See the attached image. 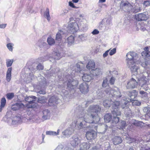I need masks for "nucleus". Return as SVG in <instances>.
Returning a JSON list of instances; mask_svg holds the SVG:
<instances>
[{"instance_id": "25", "label": "nucleus", "mask_w": 150, "mask_h": 150, "mask_svg": "<svg viewBox=\"0 0 150 150\" xmlns=\"http://www.w3.org/2000/svg\"><path fill=\"white\" fill-rule=\"evenodd\" d=\"M113 142L115 145H117L122 142V140L120 137L115 136L113 139Z\"/></svg>"}, {"instance_id": "18", "label": "nucleus", "mask_w": 150, "mask_h": 150, "mask_svg": "<svg viewBox=\"0 0 150 150\" xmlns=\"http://www.w3.org/2000/svg\"><path fill=\"white\" fill-rule=\"evenodd\" d=\"M24 105L22 103H17L13 105L12 107V109L13 111L18 110L21 108L24 107Z\"/></svg>"}, {"instance_id": "52", "label": "nucleus", "mask_w": 150, "mask_h": 150, "mask_svg": "<svg viewBox=\"0 0 150 150\" xmlns=\"http://www.w3.org/2000/svg\"><path fill=\"white\" fill-rule=\"evenodd\" d=\"M116 52V48H114L111 50L109 54L110 56H112L115 54Z\"/></svg>"}, {"instance_id": "21", "label": "nucleus", "mask_w": 150, "mask_h": 150, "mask_svg": "<svg viewBox=\"0 0 150 150\" xmlns=\"http://www.w3.org/2000/svg\"><path fill=\"white\" fill-rule=\"evenodd\" d=\"M136 64H139L142 67H144L145 66L149 65L150 64V62L149 60L147 59L144 60L142 62H140V61L137 60V62H136Z\"/></svg>"}, {"instance_id": "47", "label": "nucleus", "mask_w": 150, "mask_h": 150, "mask_svg": "<svg viewBox=\"0 0 150 150\" xmlns=\"http://www.w3.org/2000/svg\"><path fill=\"white\" fill-rule=\"evenodd\" d=\"M86 36L84 34L80 35L79 36V39L81 41H83L85 40L86 38Z\"/></svg>"}, {"instance_id": "5", "label": "nucleus", "mask_w": 150, "mask_h": 150, "mask_svg": "<svg viewBox=\"0 0 150 150\" xmlns=\"http://www.w3.org/2000/svg\"><path fill=\"white\" fill-rule=\"evenodd\" d=\"M106 93H109V95H111L112 97L116 98L121 97L122 96L120 90L117 87H115L113 89H112L110 91H107Z\"/></svg>"}, {"instance_id": "39", "label": "nucleus", "mask_w": 150, "mask_h": 150, "mask_svg": "<svg viewBox=\"0 0 150 150\" xmlns=\"http://www.w3.org/2000/svg\"><path fill=\"white\" fill-rule=\"evenodd\" d=\"M74 70H73V71H74L75 72L78 73L80 72L81 71V69L80 65L78 64H76L75 66L74 67Z\"/></svg>"}, {"instance_id": "2", "label": "nucleus", "mask_w": 150, "mask_h": 150, "mask_svg": "<svg viewBox=\"0 0 150 150\" xmlns=\"http://www.w3.org/2000/svg\"><path fill=\"white\" fill-rule=\"evenodd\" d=\"M136 54L134 52H129L127 53L126 56L127 60V66L135 74H137L138 68L136 66L135 64L137 61L136 59V56L134 57Z\"/></svg>"}, {"instance_id": "12", "label": "nucleus", "mask_w": 150, "mask_h": 150, "mask_svg": "<svg viewBox=\"0 0 150 150\" xmlns=\"http://www.w3.org/2000/svg\"><path fill=\"white\" fill-rule=\"evenodd\" d=\"M96 137V134L93 130L88 131L86 134V137L88 140L95 139Z\"/></svg>"}, {"instance_id": "16", "label": "nucleus", "mask_w": 150, "mask_h": 150, "mask_svg": "<svg viewBox=\"0 0 150 150\" xmlns=\"http://www.w3.org/2000/svg\"><path fill=\"white\" fill-rule=\"evenodd\" d=\"M90 146V144L88 142H84L81 144L80 145V150H86L89 149Z\"/></svg>"}, {"instance_id": "38", "label": "nucleus", "mask_w": 150, "mask_h": 150, "mask_svg": "<svg viewBox=\"0 0 150 150\" xmlns=\"http://www.w3.org/2000/svg\"><path fill=\"white\" fill-rule=\"evenodd\" d=\"M47 42L48 44L50 45H54L55 43L54 40L50 37L47 38Z\"/></svg>"}, {"instance_id": "17", "label": "nucleus", "mask_w": 150, "mask_h": 150, "mask_svg": "<svg viewBox=\"0 0 150 150\" xmlns=\"http://www.w3.org/2000/svg\"><path fill=\"white\" fill-rule=\"evenodd\" d=\"M43 116L42 119L44 120L49 119L50 118V111L48 110L45 109L43 111Z\"/></svg>"}, {"instance_id": "40", "label": "nucleus", "mask_w": 150, "mask_h": 150, "mask_svg": "<svg viewBox=\"0 0 150 150\" xmlns=\"http://www.w3.org/2000/svg\"><path fill=\"white\" fill-rule=\"evenodd\" d=\"M143 7L146 8L150 6V0H147L144 1L142 3Z\"/></svg>"}, {"instance_id": "62", "label": "nucleus", "mask_w": 150, "mask_h": 150, "mask_svg": "<svg viewBox=\"0 0 150 150\" xmlns=\"http://www.w3.org/2000/svg\"><path fill=\"white\" fill-rule=\"evenodd\" d=\"M68 11L67 10H64L63 11V12L61 14V15L62 16H64L65 15H66V14L67 13H68Z\"/></svg>"}, {"instance_id": "61", "label": "nucleus", "mask_w": 150, "mask_h": 150, "mask_svg": "<svg viewBox=\"0 0 150 150\" xmlns=\"http://www.w3.org/2000/svg\"><path fill=\"white\" fill-rule=\"evenodd\" d=\"M129 140L130 141L129 143H131L132 142H135L136 141V139L134 138H129Z\"/></svg>"}, {"instance_id": "42", "label": "nucleus", "mask_w": 150, "mask_h": 150, "mask_svg": "<svg viewBox=\"0 0 150 150\" xmlns=\"http://www.w3.org/2000/svg\"><path fill=\"white\" fill-rule=\"evenodd\" d=\"M6 98L8 100H11L14 97V94L13 93H8L6 95Z\"/></svg>"}, {"instance_id": "64", "label": "nucleus", "mask_w": 150, "mask_h": 150, "mask_svg": "<svg viewBox=\"0 0 150 150\" xmlns=\"http://www.w3.org/2000/svg\"><path fill=\"white\" fill-rule=\"evenodd\" d=\"M144 54L146 57H149L150 56V52L148 51H146L145 52Z\"/></svg>"}, {"instance_id": "44", "label": "nucleus", "mask_w": 150, "mask_h": 150, "mask_svg": "<svg viewBox=\"0 0 150 150\" xmlns=\"http://www.w3.org/2000/svg\"><path fill=\"white\" fill-rule=\"evenodd\" d=\"M6 99L5 98H3L1 100V108H4L5 105L6 103Z\"/></svg>"}, {"instance_id": "41", "label": "nucleus", "mask_w": 150, "mask_h": 150, "mask_svg": "<svg viewBox=\"0 0 150 150\" xmlns=\"http://www.w3.org/2000/svg\"><path fill=\"white\" fill-rule=\"evenodd\" d=\"M139 94L141 95L142 98L145 99L147 97V93L146 92L144 91H140Z\"/></svg>"}, {"instance_id": "45", "label": "nucleus", "mask_w": 150, "mask_h": 150, "mask_svg": "<svg viewBox=\"0 0 150 150\" xmlns=\"http://www.w3.org/2000/svg\"><path fill=\"white\" fill-rule=\"evenodd\" d=\"M143 111L146 114H149L150 112V108L148 107H144L143 109Z\"/></svg>"}, {"instance_id": "50", "label": "nucleus", "mask_w": 150, "mask_h": 150, "mask_svg": "<svg viewBox=\"0 0 150 150\" xmlns=\"http://www.w3.org/2000/svg\"><path fill=\"white\" fill-rule=\"evenodd\" d=\"M107 82L108 80L107 79H105L104 80L102 84V87H106L108 85Z\"/></svg>"}, {"instance_id": "36", "label": "nucleus", "mask_w": 150, "mask_h": 150, "mask_svg": "<svg viewBox=\"0 0 150 150\" xmlns=\"http://www.w3.org/2000/svg\"><path fill=\"white\" fill-rule=\"evenodd\" d=\"M47 101L46 97L44 96L40 97L38 99V102L41 103H44Z\"/></svg>"}, {"instance_id": "11", "label": "nucleus", "mask_w": 150, "mask_h": 150, "mask_svg": "<svg viewBox=\"0 0 150 150\" xmlns=\"http://www.w3.org/2000/svg\"><path fill=\"white\" fill-rule=\"evenodd\" d=\"M66 33V30L64 29L59 30L56 35V40L58 41L61 40L62 38L65 37Z\"/></svg>"}, {"instance_id": "34", "label": "nucleus", "mask_w": 150, "mask_h": 150, "mask_svg": "<svg viewBox=\"0 0 150 150\" xmlns=\"http://www.w3.org/2000/svg\"><path fill=\"white\" fill-rule=\"evenodd\" d=\"M44 16L49 21L50 18V17L49 14V9L48 8H47L45 12L44 13Z\"/></svg>"}, {"instance_id": "6", "label": "nucleus", "mask_w": 150, "mask_h": 150, "mask_svg": "<svg viewBox=\"0 0 150 150\" xmlns=\"http://www.w3.org/2000/svg\"><path fill=\"white\" fill-rule=\"evenodd\" d=\"M78 81L76 80H75L72 79H70L68 81L65 82L67 83V86L70 89H74L77 86L78 84Z\"/></svg>"}, {"instance_id": "31", "label": "nucleus", "mask_w": 150, "mask_h": 150, "mask_svg": "<svg viewBox=\"0 0 150 150\" xmlns=\"http://www.w3.org/2000/svg\"><path fill=\"white\" fill-rule=\"evenodd\" d=\"M60 132V130L58 129L57 132L52 131H47L46 132V134L49 135L56 136L58 135Z\"/></svg>"}, {"instance_id": "33", "label": "nucleus", "mask_w": 150, "mask_h": 150, "mask_svg": "<svg viewBox=\"0 0 150 150\" xmlns=\"http://www.w3.org/2000/svg\"><path fill=\"white\" fill-rule=\"evenodd\" d=\"M36 98L35 96H29L28 97H26L25 98V100L28 102L27 104L31 102L32 101V99H35Z\"/></svg>"}, {"instance_id": "30", "label": "nucleus", "mask_w": 150, "mask_h": 150, "mask_svg": "<svg viewBox=\"0 0 150 150\" xmlns=\"http://www.w3.org/2000/svg\"><path fill=\"white\" fill-rule=\"evenodd\" d=\"M53 54V56L52 58H54V59L58 60L61 58L60 53L58 51L54 52Z\"/></svg>"}, {"instance_id": "60", "label": "nucleus", "mask_w": 150, "mask_h": 150, "mask_svg": "<svg viewBox=\"0 0 150 150\" xmlns=\"http://www.w3.org/2000/svg\"><path fill=\"white\" fill-rule=\"evenodd\" d=\"M98 99H100L101 97H103L104 96V94L102 93V92H100L98 95Z\"/></svg>"}, {"instance_id": "56", "label": "nucleus", "mask_w": 150, "mask_h": 150, "mask_svg": "<svg viewBox=\"0 0 150 150\" xmlns=\"http://www.w3.org/2000/svg\"><path fill=\"white\" fill-rule=\"evenodd\" d=\"M16 120H13L12 121V122H15L16 121V123H18L19 121H20L21 120V117H16Z\"/></svg>"}, {"instance_id": "59", "label": "nucleus", "mask_w": 150, "mask_h": 150, "mask_svg": "<svg viewBox=\"0 0 150 150\" xmlns=\"http://www.w3.org/2000/svg\"><path fill=\"white\" fill-rule=\"evenodd\" d=\"M142 10L140 6L136 7L135 9V12H137L140 11Z\"/></svg>"}, {"instance_id": "35", "label": "nucleus", "mask_w": 150, "mask_h": 150, "mask_svg": "<svg viewBox=\"0 0 150 150\" xmlns=\"http://www.w3.org/2000/svg\"><path fill=\"white\" fill-rule=\"evenodd\" d=\"M113 116V118L112 119V123L115 124L117 123L119 121V117H117V116H120V115H112Z\"/></svg>"}, {"instance_id": "48", "label": "nucleus", "mask_w": 150, "mask_h": 150, "mask_svg": "<svg viewBox=\"0 0 150 150\" xmlns=\"http://www.w3.org/2000/svg\"><path fill=\"white\" fill-rule=\"evenodd\" d=\"M13 45V44L9 43L7 45V47L10 51H13L12 47Z\"/></svg>"}, {"instance_id": "8", "label": "nucleus", "mask_w": 150, "mask_h": 150, "mask_svg": "<svg viewBox=\"0 0 150 150\" xmlns=\"http://www.w3.org/2000/svg\"><path fill=\"white\" fill-rule=\"evenodd\" d=\"M79 27L77 23L76 22H72L69 25L68 29L70 33H74L78 30Z\"/></svg>"}, {"instance_id": "14", "label": "nucleus", "mask_w": 150, "mask_h": 150, "mask_svg": "<svg viewBox=\"0 0 150 150\" xmlns=\"http://www.w3.org/2000/svg\"><path fill=\"white\" fill-rule=\"evenodd\" d=\"M120 6L123 10L126 9V10H129V8H131L132 7L131 4L127 1L121 2L120 4Z\"/></svg>"}, {"instance_id": "27", "label": "nucleus", "mask_w": 150, "mask_h": 150, "mask_svg": "<svg viewBox=\"0 0 150 150\" xmlns=\"http://www.w3.org/2000/svg\"><path fill=\"white\" fill-rule=\"evenodd\" d=\"M112 119V116L110 113H107L104 117V120L106 122H108L111 120Z\"/></svg>"}, {"instance_id": "7", "label": "nucleus", "mask_w": 150, "mask_h": 150, "mask_svg": "<svg viewBox=\"0 0 150 150\" xmlns=\"http://www.w3.org/2000/svg\"><path fill=\"white\" fill-rule=\"evenodd\" d=\"M120 103L118 101H115L113 102V108L114 109L113 110L112 112V115H120L121 114V112L118 109Z\"/></svg>"}, {"instance_id": "32", "label": "nucleus", "mask_w": 150, "mask_h": 150, "mask_svg": "<svg viewBox=\"0 0 150 150\" xmlns=\"http://www.w3.org/2000/svg\"><path fill=\"white\" fill-rule=\"evenodd\" d=\"M74 36L71 35L67 38L68 43L69 45H71L74 43Z\"/></svg>"}, {"instance_id": "24", "label": "nucleus", "mask_w": 150, "mask_h": 150, "mask_svg": "<svg viewBox=\"0 0 150 150\" xmlns=\"http://www.w3.org/2000/svg\"><path fill=\"white\" fill-rule=\"evenodd\" d=\"M86 68L92 70L94 69L95 67V63L93 60L89 61L86 65Z\"/></svg>"}, {"instance_id": "49", "label": "nucleus", "mask_w": 150, "mask_h": 150, "mask_svg": "<svg viewBox=\"0 0 150 150\" xmlns=\"http://www.w3.org/2000/svg\"><path fill=\"white\" fill-rule=\"evenodd\" d=\"M126 126V122L125 121H122L120 123V128L123 129L125 128V127Z\"/></svg>"}, {"instance_id": "57", "label": "nucleus", "mask_w": 150, "mask_h": 150, "mask_svg": "<svg viewBox=\"0 0 150 150\" xmlns=\"http://www.w3.org/2000/svg\"><path fill=\"white\" fill-rule=\"evenodd\" d=\"M115 81V79L114 77H111L109 81V82L111 84H114Z\"/></svg>"}, {"instance_id": "22", "label": "nucleus", "mask_w": 150, "mask_h": 150, "mask_svg": "<svg viewBox=\"0 0 150 150\" xmlns=\"http://www.w3.org/2000/svg\"><path fill=\"white\" fill-rule=\"evenodd\" d=\"M91 73L92 74L93 76H98L101 74V72L100 69L96 68L95 69H92L91 71Z\"/></svg>"}, {"instance_id": "9", "label": "nucleus", "mask_w": 150, "mask_h": 150, "mask_svg": "<svg viewBox=\"0 0 150 150\" xmlns=\"http://www.w3.org/2000/svg\"><path fill=\"white\" fill-rule=\"evenodd\" d=\"M80 142V139L78 136L76 135L73 136L70 139V144L73 147H75L77 146Z\"/></svg>"}, {"instance_id": "46", "label": "nucleus", "mask_w": 150, "mask_h": 150, "mask_svg": "<svg viewBox=\"0 0 150 150\" xmlns=\"http://www.w3.org/2000/svg\"><path fill=\"white\" fill-rule=\"evenodd\" d=\"M13 62V59H8L6 60V65L7 67H9L11 66Z\"/></svg>"}, {"instance_id": "20", "label": "nucleus", "mask_w": 150, "mask_h": 150, "mask_svg": "<svg viewBox=\"0 0 150 150\" xmlns=\"http://www.w3.org/2000/svg\"><path fill=\"white\" fill-rule=\"evenodd\" d=\"M35 99H32L31 102L27 104V106L28 108H34L37 105Z\"/></svg>"}, {"instance_id": "58", "label": "nucleus", "mask_w": 150, "mask_h": 150, "mask_svg": "<svg viewBox=\"0 0 150 150\" xmlns=\"http://www.w3.org/2000/svg\"><path fill=\"white\" fill-rule=\"evenodd\" d=\"M99 31L97 29H94L92 32V33L93 35H96L99 33Z\"/></svg>"}, {"instance_id": "13", "label": "nucleus", "mask_w": 150, "mask_h": 150, "mask_svg": "<svg viewBox=\"0 0 150 150\" xmlns=\"http://www.w3.org/2000/svg\"><path fill=\"white\" fill-rule=\"evenodd\" d=\"M79 88L82 93L84 94L87 93L88 91V87L86 83H83L80 85Z\"/></svg>"}, {"instance_id": "4", "label": "nucleus", "mask_w": 150, "mask_h": 150, "mask_svg": "<svg viewBox=\"0 0 150 150\" xmlns=\"http://www.w3.org/2000/svg\"><path fill=\"white\" fill-rule=\"evenodd\" d=\"M142 81L140 79H138L137 81L133 78L131 79L128 82L126 87L128 89H133L137 87V84L141 85Z\"/></svg>"}, {"instance_id": "23", "label": "nucleus", "mask_w": 150, "mask_h": 150, "mask_svg": "<svg viewBox=\"0 0 150 150\" xmlns=\"http://www.w3.org/2000/svg\"><path fill=\"white\" fill-rule=\"evenodd\" d=\"M129 102V100L128 99L127 100V98L126 100H123L121 101V106L122 109H124L125 110L127 108H129L127 106V104Z\"/></svg>"}, {"instance_id": "51", "label": "nucleus", "mask_w": 150, "mask_h": 150, "mask_svg": "<svg viewBox=\"0 0 150 150\" xmlns=\"http://www.w3.org/2000/svg\"><path fill=\"white\" fill-rule=\"evenodd\" d=\"M101 146L100 145H98L96 146L93 147L92 148V150H102Z\"/></svg>"}, {"instance_id": "29", "label": "nucleus", "mask_w": 150, "mask_h": 150, "mask_svg": "<svg viewBox=\"0 0 150 150\" xmlns=\"http://www.w3.org/2000/svg\"><path fill=\"white\" fill-rule=\"evenodd\" d=\"M140 80H141L140 82H141V83L140 86H141V87L143 89L146 91L148 89V85L146 83V81L142 80V79H140Z\"/></svg>"}, {"instance_id": "54", "label": "nucleus", "mask_w": 150, "mask_h": 150, "mask_svg": "<svg viewBox=\"0 0 150 150\" xmlns=\"http://www.w3.org/2000/svg\"><path fill=\"white\" fill-rule=\"evenodd\" d=\"M6 77L7 81L9 82L11 79V74H6Z\"/></svg>"}, {"instance_id": "19", "label": "nucleus", "mask_w": 150, "mask_h": 150, "mask_svg": "<svg viewBox=\"0 0 150 150\" xmlns=\"http://www.w3.org/2000/svg\"><path fill=\"white\" fill-rule=\"evenodd\" d=\"M137 20L138 21H146L147 19V17L146 14L144 13H139L137 16Z\"/></svg>"}, {"instance_id": "15", "label": "nucleus", "mask_w": 150, "mask_h": 150, "mask_svg": "<svg viewBox=\"0 0 150 150\" xmlns=\"http://www.w3.org/2000/svg\"><path fill=\"white\" fill-rule=\"evenodd\" d=\"M93 75L91 73L84 74L82 77L83 80L84 81H90L93 78Z\"/></svg>"}, {"instance_id": "1", "label": "nucleus", "mask_w": 150, "mask_h": 150, "mask_svg": "<svg viewBox=\"0 0 150 150\" xmlns=\"http://www.w3.org/2000/svg\"><path fill=\"white\" fill-rule=\"evenodd\" d=\"M100 110L101 108L99 105L91 106L88 109V114H85L83 117L84 121L89 123H97L100 120L98 113Z\"/></svg>"}, {"instance_id": "63", "label": "nucleus", "mask_w": 150, "mask_h": 150, "mask_svg": "<svg viewBox=\"0 0 150 150\" xmlns=\"http://www.w3.org/2000/svg\"><path fill=\"white\" fill-rule=\"evenodd\" d=\"M111 23V20L110 18H108L107 19L106 21V25H109Z\"/></svg>"}, {"instance_id": "26", "label": "nucleus", "mask_w": 150, "mask_h": 150, "mask_svg": "<svg viewBox=\"0 0 150 150\" xmlns=\"http://www.w3.org/2000/svg\"><path fill=\"white\" fill-rule=\"evenodd\" d=\"M83 122H80V123H78L77 122L76 123L74 122V123H73L72 125H75L74 127V130L75 129H82L83 127Z\"/></svg>"}, {"instance_id": "37", "label": "nucleus", "mask_w": 150, "mask_h": 150, "mask_svg": "<svg viewBox=\"0 0 150 150\" xmlns=\"http://www.w3.org/2000/svg\"><path fill=\"white\" fill-rule=\"evenodd\" d=\"M131 122L133 125L136 126H140L142 123L141 121H139L134 119L132 120Z\"/></svg>"}, {"instance_id": "55", "label": "nucleus", "mask_w": 150, "mask_h": 150, "mask_svg": "<svg viewBox=\"0 0 150 150\" xmlns=\"http://www.w3.org/2000/svg\"><path fill=\"white\" fill-rule=\"evenodd\" d=\"M110 49L107 50L103 54V57L104 58H105L108 55V52L110 51Z\"/></svg>"}, {"instance_id": "53", "label": "nucleus", "mask_w": 150, "mask_h": 150, "mask_svg": "<svg viewBox=\"0 0 150 150\" xmlns=\"http://www.w3.org/2000/svg\"><path fill=\"white\" fill-rule=\"evenodd\" d=\"M36 68L38 70H42L43 69V67L41 64H39L37 66Z\"/></svg>"}, {"instance_id": "28", "label": "nucleus", "mask_w": 150, "mask_h": 150, "mask_svg": "<svg viewBox=\"0 0 150 150\" xmlns=\"http://www.w3.org/2000/svg\"><path fill=\"white\" fill-rule=\"evenodd\" d=\"M112 102L111 100H105L103 103V105L106 108L110 107L111 104L112 103Z\"/></svg>"}, {"instance_id": "10", "label": "nucleus", "mask_w": 150, "mask_h": 150, "mask_svg": "<svg viewBox=\"0 0 150 150\" xmlns=\"http://www.w3.org/2000/svg\"><path fill=\"white\" fill-rule=\"evenodd\" d=\"M75 125H70V127H68L65 130L62 132L63 135L67 137L71 135L74 131V127Z\"/></svg>"}, {"instance_id": "3", "label": "nucleus", "mask_w": 150, "mask_h": 150, "mask_svg": "<svg viewBox=\"0 0 150 150\" xmlns=\"http://www.w3.org/2000/svg\"><path fill=\"white\" fill-rule=\"evenodd\" d=\"M128 96L127 99L129 100V102H132V104L134 105L139 106L141 105V102L137 100L134 99L138 95V93L135 90H133L132 92H129L128 93Z\"/></svg>"}, {"instance_id": "43", "label": "nucleus", "mask_w": 150, "mask_h": 150, "mask_svg": "<svg viewBox=\"0 0 150 150\" xmlns=\"http://www.w3.org/2000/svg\"><path fill=\"white\" fill-rule=\"evenodd\" d=\"M125 114L127 116H130L132 114L131 110L129 108H127V109L125 110Z\"/></svg>"}]
</instances>
